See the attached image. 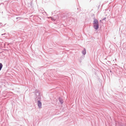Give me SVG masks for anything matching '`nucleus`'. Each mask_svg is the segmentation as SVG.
<instances>
[{"mask_svg": "<svg viewBox=\"0 0 126 126\" xmlns=\"http://www.w3.org/2000/svg\"><path fill=\"white\" fill-rule=\"evenodd\" d=\"M35 93V101L36 102H37V105L39 108L40 109L42 107V103L40 100L41 98V96L40 95V93L39 90H36L34 92Z\"/></svg>", "mask_w": 126, "mask_h": 126, "instance_id": "f257e3e1", "label": "nucleus"}, {"mask_svg": "<svg viewBox=\"0 0 126 126\" xmlns=\"http://www.w3.org/2000/svg\"><path fill=\"white\" fill-rule=\"evenodd\" d=\"M93 27L96 30H97L99 28V24H97L95 25H93Z\"/></svg>", "mask_w": 126, "mask_h": 126, "instance_id": "f03ea898", "label": "nucleus"}, {"mask_svg": "<svg viewBox=\"0 0 126 126\" xmlns=\"http://www.w3.org/2000/svg\"><path fill=\"white\" fill-rule=\"evenodd\" d=\"M98 23V22L97 20V19H96L95 18H94L93 23V25H95Z\"/></svg>", "mask_w": 126, "mask_h": 126, "instance_id": "7ed1b4c3", "label": "nucleus"}, {"mask_svg": "<svg viewBox=\"0 0 126 126\" xmlns=\"http://www.w3.org/2000/svg\"><path fill=\"white\" fill-rule=\"evenodd\" d=\"M82 52L83 54L84 55H85L86 53V50L85 48H84L83 50L82 51Z\"/></svg>", "mask_w": 126, "mask_h": 126, "instance_id": "20e7f679", "label": "nucleus"}, {"mask_svg": "<svg viewBox=\"0 0 126 126\" xmlns=\"http://www.w3.org/2000/svg\"><path fill=\"white\" fill-rule=\"evenodd\" d=\"M59 101L60 102L61 104L63 103V100L60 97H59Z\"/></svg>", "mask_w": 126, "mask_h": 126, "instance_id": "39448f33", "label": "nucleus"}, {"mask_svg": "<svg viewBox=\"0 0 126 126\" xmlns=\"http://www.w3.org/2000/svg\"><path fill=\"white\" fill-rule=\"evenodd\" d=\"M3 65L1 63H0V71L1 70V68H2V67Z\"/></svg>", "mask_w": 126, "mask_h": 126, "instance_id": "423d86ee", "label": "nucleus"}, {"mask_svg": "<svg viewBox=\"0 0 126 126\" xmlns=\"http://www.w3.org/2000/svg\"><path fill=\"white\" fill-rule=\"evenodd\" d=\"M16 19H21V18L20 17H16Z\"/></svg>", "mask_w": 126, "mask_h": 126, "instance_id": "0eeeda50", "label": "nucleus"}, {"mask_svg": "<svg viewBox=\"0 0 126 126\" xmlns=\"http://www.w3.org/2000/svg\"><path fill=\"white\" fill-rule=\"evenodd\" d=\"M106 19V17H104L103 19H102V20H105Z\"/></svg>", "mask_w": 126, "mask_h": 126, "instance_id": "6e6552de", "label": "nucleus"}, {"mask_svg": "<svg viewBox=\"0 0 126 126\" xmlns=\"http://www.w3.org/2000/svg\"><path fill=\"white\" fill-rule=\"evenodd\" d=\"M110 72H111V70H110Z\"/></svg>", "mask_w": 126, "mask_h": 126, "instance_id": "1a4fd4ad", "label": "nucleus"}]
</instances>
